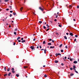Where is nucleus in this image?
Instances as JSON below:
<instances>
[{
    "label": "nucleus",
    "mask_w": 79,
    "mask_h": 79,
    "mask_svg": "<svg viewBox=\"0 0 79 79\" xmlns=\"http://www.w3.org/2000/svg\"><path fill=\"white\" fill-rule=\"evenodd\" d=\"M11 70H12V73H15V71H14V69L13 68H12V69H11Z\"/></svg>",
    "instance_id": "obj_1"
},
{
    "label": "nucleus",
    "mask_w": 79,
    "mask_h": 79,
    "mask_svg": "<svg viewBox=\"0 0 79 79\" xmlns=\"http://www.w3.org/2000/svg\"><path fill=\"white\" fill-rule=\"evenodd\" d=\"M39 9L40 10L42 11H43V10H44V9L43 8H42L41 7H39Z\"/></svg>",
    "instance_id": "obj_2"
},
{
    "label": "nucleus",
    "mask_w": 79,
    "mask_h": 79,
    "mask_svg": "<svg viewBox=\"0 0 79 79\" xmlns=\"http://www.w3.org/2000/svg\"><path fill=\"white\" fill-rule=\"evenodd\" d=\"M30 48L32 50L34 49V47L33 46H31Z\"/></svg>",
    "instance_id": "obj_3"
},
{
    "label": "nucleus",
    "mask_w": 79,
    "mask_h": 79,
    "mask_svg": "<svg viewBox=\"0 0 79 79\" xmlns=\"http://www.w3.org/2000/svg\"><path fill=\"white\" fill-rule=\"evenodd\" d=\"M73 69L75 70H76V69H75V68H76V67L75 65H73Z\"/></svg>",
    "instance_id": "obj_4"
},
{
    "label": "nucleus",
    "mask_w": 79,
    "mask_h": 79,
    "mask_svg": "<svg viewBox=\"0 0 79 79\" xmlns=\"http://www.w3.org/2000/svg\"><path fill=\"white\" fill-rule=\"evenodd\" d=\"M73 63L74 64H76L77 63V61H75L73 62Z\"/></svg>",
    "instance_id": "obj_5"
},
{
    "label": "nucleus",
    "mask_w": 79,
    "mask_h": 79,
    "mask_svg": "<svg viewBox=\"0 0 79 79\" xmlns=\"http://www.w3.org/2000/svg\"><path fill=\"white\" fill-rule=\"evenodd\" d=\"M69 35L71 36H73V33H70Z\"/></svg>",
    "instance_id": "obj_6"
},
{
    "label": "nucleus",
    "mask_w": 79,
    "mask_h": 79,
    "mask_svg": "<svg viewBox=\"0 0 79 79\" xmlns=\"http://www.w3.org/2000/svg\"><path fill=\"white\" fill-rule=\"evenodd\" d=\"M23 9V7H22L20 9V10L21 11H22V10Z\"/></svg>",
    "instance_id": "obj_7"
},
{
    "label": "nucleus",
    "mask_w": 79,
    "mask_h": 79,
    "mask_svg": "<svg viewBox=\"0 0 79 79\" xmlns=\"http://www.w3.org/2000/svg\"><path fill=\"white\" fill-rule=\"evenodd\" d=\"M21 37H18L17 38V40H18L20 39Z\"/></svg>",
    "instance_id": "obj_8"
},
{
    "label": "nucleus",
    "mask_w": 79,
    "mask_h": 79,
    "mask_svg": "<svg viewBox=\"0 0 79 79\" xmlns=\"http://www.w3.org/2000/svg\"><path fill=\"white\" fill-rule=\"evenodd\" d=\"M23 68H24V69H26L27 68H28V67H27V66H24Z\"/></svg>",
    "instance_id": "obj_9"
},
{
    "label": "nucleus",
    "mask_w": 79,
    "mask_h": 79,
    "mask_svg": "<svg viewBox=\"0 0 79 79\" xmlns=\"http://www.w3.org/2000/svg\"><path fill=\"white\" fill-rule=\"evenodd\" d=\"M51 43H48V45H51Z\"/></svg>",
    "instance_id": "obj_10"
},
{
    "label": "nucleus",
    "mask_w": 79,
    "mask_h": 79,
    "mask_svg": "<svg viewBox=\"0 0 79 79\" xmlns=\"http://www.w3.org/2000/svg\"><path fill=\"white\" fill-rule=\"evenodd\" d=\"M11 74V73H9V74H8V76H10V75Z\"/></svg>",
    "instance_id": "obj_11"
},
{
    "label": "nucleus",
    "mask_w": 79,
    "mask_h": 79,
    "mask_svg": "<svg viewBox=\"0 0 79 79\" xmlns=\"http://www.w3.org/2000/svg\"><path fill=\"white\" fill-rule=\"evenodd\" d=\"M58 62H59L58 61H57V60L55 61V62L56 63H58Z\"/></svg>",
    "instance_id": "obj_12"
},
{
    "label": "nucleus",
    "mask_w": 79,
    "mask_h": 79,
    "mask_svg": "<svg viewBox=\"0 0 79 79\" xmlns=\"http://www.w3.org/2000/svg\"><path fill=\"white\" fill-rule=\"evenodd\" d=\"M26 42L25 40H23V41H22V43H24L25 42Z\"/></svg>",
    "instance_id": "obj_13"
},
{
    "label": "nucleus",
    "mask_w": 79,
    "mask_h": 79,
    "mask_svg": "<svg viewBox=\"0 0 79 79\" xmlns=\"http://www.w3.org/2000/svg\"><path fill=\"white\" fill-rule=\"evenodd\" d=\"M64 38L65 39V40L67 39V37L66 36H64Z\"/></svg>",
    "instance_id": "obj_14"
},
{
    "label": "nucleus",
    "mask_w": 79,
    "mask_h": 79,
    "mask_svg": "<svg viewBox=\"0 0 79 79\" xmlns=\"http://www.w3.org/2000/svg\"><path fill=\"white\" fill-rule=\"evenodd\" d=\"M46 49H44V53L45 54H46Z\"/></svg>",
    "instance_id": "obj_15"
},
{
    "label": "nucleus",
    "mask_w": 79,
    "mask_h": 79,
    "mask_svg": "<svg viewBox=\"0 0 79 79\" xmlns=\"http://www.w3.org/2000/svg\"><path fill=\"white\" fill-rule=\"evenodd\" d=\"M54 47H55L54 46H52H52H50V48H53Z\"/></svg>",
    "instance_id": "obj_16"
},
{
    "label": "nucleus",
    "mask_w": 79,
    "mask_h": 79,
    "mask_svg": "<svg viewBox=\"0 0 79 79\" xmlns=\"http://www.w3.org/2000/svg\"><path fill=\"white\" fill-rule=\"evenodd\" d=\"M73 75H74V74L71 73V75H70V76H73Z\"/></svg>",
    "instance_id": "obj_17"
},
{
    "label": "nucleus",
    "mask_w": 79,
    "mask_h": 79,
    "mask_svg": "<svg viewBox=\"0 0 79 79\" xmlns=\"http://www.w3.org/2000/svg\"><path fill=\"white\" fill-rule=\"evenodd\" d=\"M16 76L17 77H19V75L18 74H16Z\"/></svg>",
    "instance_id": "obj_18"
},
{
    "label": "nucleus",
    "mask_w": 79,
    "mask_h": 79,
    "mask_svg": "<svg viewBox=\"0 0 79 79\" xmlns=\"http://www.w3.org/2000/svg\"><path fill=\"white\" fill-rule=\"evenodd\" d=\"M58 26L60 27H62V26L61 25H58Z\"/></svg>",
    "instance_id": "obj_19"
},
{
    "label": "nucleus",
    "mask_w": 79,
    "mask_h": 79,
    "mask_svg": "<svg viewBox=\"0 0 79 79\" xmlns=\"http://www.w3.org/2000/svg\"><path fill=\"white\" fill-rule=\"evenodd\" d=\"M13 14L14 15H16V13H13Z\"/></svg>",
    "instance_id": "obj_20"
},
{
    "label": "nucleus",
    "mask_w": 79,
    "mask_h": 79,
    "mask_svg": "<svg viewBox=\"0 0 79 79\" xmlns=\"http://www.w3.org/2000/svg\"><path fill=\"white\" fill-rule=\"evenodd\" d=\"M62 46V44H61L60 45V46H59V47H60V48H61V47Z\"/></svg>",
    "instance_id": "obj_21"
},
{
    "label": "nucleus",
    "mask_w": 79,
    "mask_h": 79,
    "mask_svg": "<svg viewBox=\"0 0 79 79\" xmlns=\"http://www.w3.org/2000/svg\"><path fill=\"white\" fill-rule=\"evenodd\" d=\"M7 75V74H6L4 75V77H6V76Z\"/></svg>",
    "instance_id": "obj_22"
},
{
    "label": "nucleus",
    "mask_w": 79,
    "mask_h": 79,
    "mask_svg": "<svg viewBox=\"0 0 79 79\" xmlns=\"http://www.w3.org/2000/svg\"><path fill=\"white\" fill-rule=\"evenodd\" d=\"M9 1V0H5V1L6 2H8Z\"/></svg>",
    "instance_id": "obj_23"
},
{
    "label": "nucleus",
    "mask_w": 79,
    "mask_h": 79,
    "mask_svg": "<svg viewBox=\"0 0 79 79\" xmlns=\"http://www.w3.org/2000/svg\"><path fill=\"white\" fill-rule=\"evenodd\" d=\"M47 75H46V74H45V75H44V77H47Z\"/></svg>",
    "instance_id": "obj_24"
},
{
    "label": "nucleus",
    "mask_w": 79,
    "mask_h": 79,
    "mask_svg": "<svg viewBox=\"0 0 79 79\" xmlns=\"http://www.w3.org/2000/svg\"><path fill=\"white\" fill-rule=\"evenodd\" d=\"M6 67H4V70H5V71H6Z\"/></svg>",
    "instance_id": "obj_25"
},
{
    "label": "nucleus",
    "mask_w": 79,
    "mask_h": 79,
    "mask_svg": "<svg viewBox=\"0 0 79 79\" xmlns=\"http://www.w3.org/2000/svg\"><path fill=\"white\" fill-rule=\"evenodd\" d=\"M75 72L76 73H77V74H78V72H77V71H76L75 70Z\"/></svg>",
    "instance_id": "obj_26"
},
{
    "label": "nucleus",
    "mask_w": 79,
    "mask_h": 79,
    "mask_svg": "<svg viewBox=\"0 0 79 79\" xmlns=\"http://www.w3.org/2000/svg\"><path fill=\"white\" fill-rule=\"evenodd\" d=\"M7 71H10V68H9L8 69H7Z\"/></svg>",
    "instance_id": "obj_27"
},
{
    "label": "nucleus",
    "mask_w": 79,
    "mask_h": 79,
    "mask_svg": "<svg viewBox=\"0 0 79 79\" xmlns=\"http://www.w3.org/2000/svg\"><path fill=\"white\" fill-rule=\"evenodd\" d=\"M45 41H44L43 42V44H45Z\"/></svg>",
    "instance_id": "obj_28"
},
{
    "label": "nucleus",
    "mask_w": 79,
    "mask_h": 79,
    "mask_svg": "<svg viewBox=\"0 0 79 79\" xmlns=\"http://www.w3.org/2000/svg\"><path fill=\"white\" fill-rule=\"evenodd\" d=\"M14 34H15V35H16V33L15 32H14Z\"/></svg>",
    "instance_id": "obj_29"
},
{
    "label": "nucleus",
    "mask_w": 79,
    "mask_h": 79,
    "mask_svg": "<svg viewBox=\"0 0 79 79\" xmlns=\"http://www.w3.org/2000/svg\"><path fill=\"white\" fill-rule=\"evenodd\" d=\"M60 51L61 52H63V50H62V49H61V50H60Z\"/></svg>",
    "instance_id": "obj_30"
},
{
    "label": "nucleus",
    "mask_w": 79,
    "mask_h": 79,
    "mask_svg": "<svg viewBox=\"0 0 79 79\" xmlns=\"http://www.w3.org/2000/svg\"><path fill=\"white\" fill-rule=\"evenodd\" d=\"M57 55H58L61 56V54H60V53H58V54H57Z\"/></svg>",
    "instance_id": "obj_31"
},
{
    "label": "nucleus",
    "mask_w": 79,
    "mask_h": 79,
    "mask_svg": "<svg viewBox=\"0 0 79 79\" xmlns=\"http://www.w3.org/2000/svg\"><path fill=\"white\" fill-rule=\"evenodd\" d=\"M39 23H42V21H40L39 22Z\"/></svg>",
    "instance_id": "obj_32"
},
{
    "label": "nucleus",
    "mask_w": 79,
    "mask_h": 79,
    "mask_svg": "<svg viewBox=\"0 0 79 79\" xmlns=\"http://www.w3.org/2000/svg\"><path fill=\"white\" fill-rule=\"evenodd\" d=\"M43 28H44V29H46V27L45 26H43Z\"/></svg>",
    "instance_id": "obj_33"
},
{
    "label": "nucleus",
    "mask_w": 79,
    "mask_h": 79,
    "mask_svg": "<svg viewBox=\"0 0 79 79\" xmlns=\"http://www.w3.org/2000/svg\"><path fill=\"white\" fill-rule=\"evenodd\" d=\"M49 28H48V29H47L46 30V31H48V30H49Z\"/></svg>",
    "instance_id": "obj_34"
},
{
    "label": "nucleus",
    "mask_w": 79,
    "mask_h": 79,
    "mask_svg": "<svg viewBox=\"0 0 79 79\" xmlns=\"http://www.w3.org/2000/svg\"><path fill=\"white\" fill-rule=\"evenodd\" d=\"M77 36H77V35H75V37L77 38Z\"/></svg>",
    "instance_id": "obj_35"
},
{
    "label": "nucleus",
    "mask_w": 79,
    "mask_h": 79,
    "mask_svg": "<svg viewBox=\"0 0 79 79\" xmlns=\"http://www.w3.org/2000/svg\"><path fill=\"white\" fill-rule=\"evenodd\" d=\"M12 15L11 14H10V15H9V16H10V17H12Z\"/></svg>",
    "instance_id": "obj_36"
},
{
    "label": "nucleus",
    "mask_w": 79,
    "mask_h": 79,
    "mask_svg": "<svg viewBox=\"0 0 79 79\" xmlns=\"http://www.w3.org/2000/svg\"><path fill=\"white\" fill-rule=\"evenodd\" d=\"M17 30V28H15V31H16Z\"/></svg>",
    "instance_id": "obj_37"
},
{
    "label": "nucleus",
    "mask_w": 79,
    "mask_h": 79,
    "mask_svg": "<svg viewBox=\"0 0 79 79\" xmlns=\"http://www.w3.org/2000/svg\"><path fill=\"white\" fill-rule=\"evenodd\" d=\"M52 41V39H49V41Z\"/></svg>",
    "instance_id": "obj_38"
},
{
    "label": "nucleus",
    "mask_w": 79,
    "mask_h": 79,
    "mask_svg": "<svg viewBox=\"0 0 79 79\" xmlns=\"http://www.w3.org/2000/svg\"><path fill=\"white\" fill-rule=\"evenodd\" d=\"M9 10V9L8 8H7L6 9V10L8 11Z\"/></svg>",
    "instance_id": "obj_39"
},
{
    "label": "nucleus",
    "mask_w": 79,
    "mask_h": 79,
    "mask_svg": "<svg viewBox=\"0 0 79 79\" xmlns=\"http://www.w3.org/2000/svg\"><path fill=\"white\" fill-rule=\"evenodd\" d=\"M55 56H58V55L57 54V53H56V54H55Z\"/></svg>",
    "instance_id": "obj_40"
},
{
    "label": "nucleus",
    "mask_w": 79,
    "mask_h": 79,
    "mask_svg": "<svg viewBox=\"0 0 79 79\" xmlns=\"http://www.w3.org/2000/svg\"><path fill=\"white\" fill-rule=\"evenodd\" d=\"M77 9L79 8V6H77Z\"/></svg>",
    "instance_id": "obj_41"
},
{
    "label": "nucleus",
    "mask_w": 79,
    "mask_h": 79,
    "mask_svg": "<svg viewBox=\"0 0 79 79\" xmlns=\"http://www.w3.org/2000/svg\"><path fill=\"white\" fill-rule=\"evenodd\" d=\"M70 70H73V68H70Z\"/></svg>",
    "instance_id": "obj_42"
},
{
    "label": "nucleus",
    "mask_w": 79,
    "mask_h": 79,
    "mask_svg": "<svg viewBox=\"0 0 79 79\" xmlns=\"http://www.w3.org/2000/svg\"><path fill=\"white\" fill-rule=\"evenodd\" d=\"M15 45V43H14L13 45Z\"/></svg>",
    "instance_id": "obj_43"
},
{
    "label": "nucleus",
    "mask_w": 79,
    "mask_h": 79,
    "mask_svg": "<svg viewBox=\"0 0 79 79\" xmlns=\"http://www.w3.org/2000/svg\"><path fill=\"white\" fill-rule=\"evenodd\" d=\"M21 41V40H18V42H20Z\"/></svg>",
    "instance_id": "obj_44"
},
{
    "label": "nucleus",
    "mask_w": 79,
    "mask_h": 79,
    "mask_svg": "<svg viewBox=\"0 0 79 79\" xmlns=\"http://www.w3.org/2000/svg\"><path fill=\"white\" fill-rule=\"evenodd\" d=\"M61 65L62 66H63L64 65V64L63 63H61Z\"/></svg>",
    "instance_id": "obj_45"
},
{
    "label": "nucleus",
    "mask_w": 79,
    "mask_h": 79,
    "mask_svg": "<svg viewBox=\"0 0 79 79\" xmlns=\"http://www.w3.org/2000/svg\"><path fill=\"white\" fill-rule=\"evenodd\" d=\"M76 39H74V42L76 41Z\"/></svg>",
    "instance_id": "obj_46"
},
{
    "label": "nucleus",
    "mask_w": 79,
    "mask_h": 79,
    "mask_svg": "<svg viewBox=\"0 0 79 79\" xmlns=\"http://www.w3.org/2000/svg\"><path fill=\"white\" fill-rule=\"evenodd\" d=\"M52 42H53V43H54L55 42V41H54V40H52Z\"/></svg>",
    "instance_id": "obj_47"
},
{
    "label": "nucleus",
    "mask_w": 79,
    "mask_h": 79,
    "mask_svg": "<svg viewBox=\"0 0 79 79\" xmlns=\"http://www.w3.org/2000/svg\"><path fill=\"white\" fill-rule=\"evenodd\" d=\"M54 21H55V22L57 21V20H56V19H55V20H54Z\"/></svg>",
    "instance_id": "obj_48"
},
{
    "label": "nucleus",
    "mask_w": 79,
    "mask_h": 79,
    "mask_svg": "<svg viewBox=\"0 0 79 79\" xmlns=\"http://www.w3.org/2000/svg\"><path fill=\"white\" fill-rule=\"evenodd\" d=\"M10 13H12V12H13V11H11V10H10Z\"/></svg>",
    "instance_id": "obj_49"
},
{
    "label": "nucleus",
    "mask_w": 79,
    "mask_h": 79,
    "mask_svg": "<svg viewBox=\"0 0 79 79\" xmlns=\"http://www.w3.org/2000/svg\"><path fill=\"white\" fill-rule=\"evenodd\" d=\"M39 47H40V48H42V47L41 46H39Z\"/></svg>",
    "instance_id": "obj_50"
},
{
    "label": "nucleus",
    "mask_w": 79,
    "mask_h": 79,
    "mask_svg": "<svg viewBox=\"0 0 79 79\" xmlns=\"http://www.w3.org/2000/svg\"><path fill=\"white\" fill-rule=\"evenodd\" d=\"M23 40V38H22V39H21V40Z\"/></svg>",
    "instance_id": "obj_51"
},
{
    "label": "nucleus",
    "mask_w": 79,
    "mask_h": 79,
    "mask_svg": "<svg viewBox=\"0 0 79 79\" xmlns=\"http://www.w3.org/2000/svg\"><path fill=\"white\" fill-rule=\"evenodd\" d=\"M58 17V15H56V17H55V18H57Z\"/></svg>",
    "instance_id": "obj_52"
},
{
    "label": "nucleus",
    "mask_w": 79,
    "mask_h": 79,
    "mask_svg": "<svg viewBox=\"0 0 79 79\" xmlns=\"http://www.w3.org/2000/svg\"><path fill=\"white\" fill-rule=\"evenodd\" d=\"M47 28H49L50 27V26H47Z\"/></svg>",
    "instance_id": "obj_53"
},
{
    "label": "nucleus",
    "mask_w": 79,
    "mask_h": 79,
    "mask_svg": "<svg viewBox=\"0 0 79 79\" xmlns=\"http://www.w3.org/2000/svg\"><path fill=\"white\" fill-rule=\"evenodd\" d=\"M70 61H72V60H73V59H70Z\"/></svg>",
    "instance_id": "obj_54"
},
{
    "label": "nucleus",
    "mask_w": 79,
    "mask_h": 79,
    "mask_svg": "<svg viewBox=\"0 0 79 79\" xmlns=\"http://www.w3.org/2000/svg\"><path fill=\"white\" fill-rule=\"evenodd\" d=\"M66 35H69V33H66Z\"/></svg>",
    "instance_id": "obj_55"
},
{
    "label": "nucleus",
    "mask_w": 79,
    "mask_h": 79,
    "mask_svg": "<svg viewBox=\"0 0 79 79\" xmlns=\"http://www.w3.org/2000/svg\"><path fill=\"white\" fill-rule=\"evenodd\" d=\"M65 48H67V46H65Z\"/></svg>",
    "instance_id": "obj_56"
},
{
    "label": "nucleus",
    "mask_w": 79,
    "mask_h": 79,
    "mask_svg": "<svg viewBox=\"0 0 79 79\" xmlns=\"http://www.w3.org/2000/svg\"><path fill=\"white\" fill-rule=\"evenodd\" d=\"M57 15H59V12H57Z\"/></svg>",
    "instance_id": "obj_57"
},
{
    "label": "nucleus",
    "mask_w": 79,
    "mask_h": 79,
    "mask_svg": "<svg viewBox=\"0 0 79 79\" xmlns=\"http://www.w3.org/2000/svg\"><path fill=\"white\" fill-rule=\"evenodd\" d=\"M35 39H33V41H35Z\"/></svg>",
    "instance_id": "obj_58"
},
{
    "label": "nucleus",
    "mask_w": 79,
    "mask_h": 79,
    "mask_svg": "<svg viewBox=\"0 0 79 79\" xmlns=\"http://www.w3.org/2000/svg\"><path fill=\"white\" fill-rule=\"evenodd\" d=\"M43 67H45V65H43Z\"/></svg>",
    "instance_id": "obj_59"
},
{
    "label": "nucleus",
    "mask_w": 79,
    "mask_h": 79,
    "mask_svg": "<svg viewBox=\"0 0 79 79\" xmlns=\"http://www.w3.org/2000/svg\"><path fill=\"white\" fill-rule=\"evenodd\" d=\"M64 58H65V59H66V58H67V57H64Z\"/></svg>",
    "instance_id": "obj_60"
},
{
    "label": "nucleus",
    "mask_w": 79,
    "mask_h": 79,
    "mask_svg": "<svg viewBox=\"0 0 79 79\" xmlns=\"http://www.w3.org/2000/svg\"><path fill=\"white\" fill-rule=\"evenodd\" d=\"M11 27V26L10 25H9V27Z\"/></svg>",
    "instance_id": "obj_61"
},
{
    "label": "nucleus",
    "mask_w": 79,
    "mask_h": 79,
    "mask_svg": "<svg viewBox=\"0 0 79 79\" xmlns=\"http://www.w3.org/2000/svg\"><path fill=\"white\" fill-rule=\"evenodd\" d=\"M73 21H75V19H73Z\"/></svg>",
    "instance_id": "obj_62"
},
{
    "label": "nucleus",
    "mask_w": 79,
    "mask_h": 79,
    "mask_svg": "<svg viewBox=\"0 0 79 79\" xmlns=\"http://www.w3.org/2000/svg\"><path fill=\"white\" fill-rule=\"evenodd\" d=\"M39 48V46H37V48Z\"/></svg>",
    "instance_id": "obj_63"
},
{
    "label": "nucleus",
    "mask_w": 79,
    "mask_h": 79,
    "mask_svg": "<svg viewBox=\"0 0 79 79\" xmlns=\"http://www.w3.org/2000/svg\"><path fill=\"white\" fill-rule=\"evenodd\" d=\"M13 22H14L13 21H12V22H11V23H13Z\"/></svg>",
    "instance_id": "obj_64"
}]
</instances>
